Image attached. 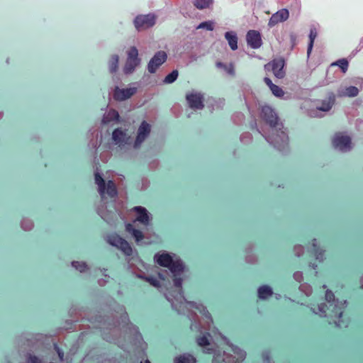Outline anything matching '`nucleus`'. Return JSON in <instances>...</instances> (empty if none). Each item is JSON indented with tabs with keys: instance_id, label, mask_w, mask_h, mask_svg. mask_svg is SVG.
I'll return each instance as SVG.
<instances>
[{
	"instance_id": "1",
	"label": "nucleus",
	"mask_w": 363,
	"mask_h": 363,
	"mask_svg": "<svg viewBox=\"0 0 363 363\" xmlns=\"http://www.w3.org/2000/svg\"><path fill=\"white\" fill-rule=\"evenodd\" d=\"M271 135L267 138V141L279 150L282 151L289 146V137L284 130H273Z\"/></svg>"
},
{
	"instance_id": "2",
	"label": "nucleus",
	"mask_w": 363,
	"mask_h": 363,
	"mask_svg": "<svg viewBox=\"0 0 363 363\" xmlns=\"http://www.w3.org/2000/svg\"><path fill=\"white\" fill-rule=\"evenodd\" d=\"M107 241L110 245L120 249L125 255L128 256L132 255L133 249L130 244L118 235L116 233L109 235Z\"/></svg>"
},
{
	"instance_id": "3",
	"label": "nucleus",
	"mask_w": 363,
	"mask_h": 363,
	"mask_svg": "<svg viewBox=\"0 0 363 363\" xmlns=\"http://www.w3.org/2000/svg\"><path fill=\"white\" fill-rule=\"evenodd\" d=\"M140 61L138 49L135 47H131L128 52V57L123 68V72L125 74L132 73L140 64Z\"/></svg>"
},
{
	"instance_id": "4",
	"label": "nucleus",
	"mask_w": 363,
	"mask_h": 363,
	"mask_svg": "<svg viewBox=\"0 0 363 363\" xmlns=\"http://www.w3.org/2000/svg\"><path fill=\"white\" fill-rule=\"evenodd\" d=\"M156 16L154 14L138 15L134 20V25L138 30H145L155 24Z\"/></svg>"
},
{
	"instance_id": "5",
	"label": "nucleus",
	"mask_w": 363,
	"mask_h": 363,
	"mask_svg": "<svg viewBox=\"0 0 363 363\" xmlns=\"http://www.w3.org/2000/svg\"><path fill=\"white\" fill-rule=\"evenodd\" d=\"M284 64V60L282 58L274 59L265 65L264 68L267 71H272L276 77L282 79L285 76Z\"/></svg>"
},
{
	"instance_id": "6",
	"label": "nucleus",
	"mask_w": 363,
	"mask_h": 363,
	"mask_svg": "<svg viewBox=\"0 0 363 363\" xmlns=\"http://www.w3.org/2000/svg\"><path fill=\"white\" fill-rule=\"evenodd\" d=\"M333 145L341 151H347L351 149V139L349 136L343 135L341 133H337L333 138Z\"/></svg>"
},
{
	"instance_id": "7",
	"label": "nucleus",
	"mask_w": 363,
	"mask_h": 363,
	"mask_svg": "<svg viewBox=\"0 0 363 363\" xmlns=\"http://www.w3.org/2000/svg\"><path fill=\"white\" fill-rule=\"evenodd\" d=\"M167 55L164 51L157 52L147 65L148 72L151 74L155 73L158 67L167 60Z\"/></svg>"
},
{
	"instance_id": "8",
	"label": "nucleus",
	"mask_w": 363,
	"mask_h": 363,
	"mask_svg": "<svg viewBox=\"0 0 363 363\" xmlns=\"http://www.w3.org/2000/svg\"><path fill=\"white\" fill-rule=\"evenodd\" d=\"M262 118L270 125L275 128L278 124V117L274 110L269 106H264L262 108Z\"/></svg>"
},
{
	"instance_id": "9",
	"label": "nucleus",
	"mask_w": 363,
	"mask_h": 363,
	"mask_svg": "<svg viewBox=\"0 0 363 363\" xmlns=\"http://www.w3.org/2000/svg\"><path fill=\"white\" fill-rule=\"evenodd\" d=\"M247 44L253 49H257L261 47L262 40L259 31L250 30L246 35Z\"/></svg>"
},
{
	"instance_id": "10",
	"label": "nucleus",
	"mask_w": 363,
	"mask_h": 363,
	"mask_svg": "<svg viewBox=\"0 0 363 363\" xmlns=\"http://www.w3.org/2000/svg\"><path fill=\"white\" fill-rule=\"evenodd\" d=\"M150 133V125L146 121H143L140 125L139 126L138 130V135L134 143V147H139L141 145V143L145 140V138L147 137Z\"/></svg>"
},
{
	"instance_id": "11",
	"label": "nucleus",
	"mask_w": 363,
	"mask_h": 363,
	"mask_svg": "<svg viewBox=\"0 0 363 363\" xmlns=\"http://www.w3.org/2000/svg\"><path fill=\"white\" fill-rule=\"evenodd\" d=\"M289 17V12L286 9H282L272 14L269 20L268 26L269 27H274L279 23L286 21Z\"/></svg>"
},
{
	"instance_id": "12",
	"label": "nucleus",
	"mask_w": 363,
	"mask_h": 363,
	"mask_svg": "<svg viewBox=\"0 0 363 363\" xmlns=\"http://www.w3.org/2000/svg\"><path fill=\"white\" fill-rule=\"evenodd\" d=\"M135 92V88L119 89L116 86L114 90L113 98L116 101H124L131 97Z\"/></svg>"
},
{
	"instance_id": "13",
	"label": "nucleus",
	"mask_w": 363,
	"mask_h": 363,
	"mask_svg": "<svg viewBox=\"0 0 363 363\" xmlns=\"http://www.w3.org/2000/svg\"><path fill=\"white\" fill-rule=\"evenodd\" d=\"M186 100L191 108L201 109L204 105L203 97L200 94H190L186 95Z\"/></svg>"
},
{
	"instance_id": "14",
	"label": "nucleus",
	"mask_w": 363,
	"mask_h": 363,
	"mask_svg": "<svg viewBox=\"0 0 363 363\" xmlns=\"http://www.w3.org/2000/svg\"><path fill=\"white\" fill-rule=\"evenodd\" d=\"M138 213V216L136 220L145 225H147L149 223V216L147 214V210L141 206H135L133 209Z\"/></svg>"
},
{
	"instance_id": "15",
	"label": "nucleus",
	"mask_w": 363,
	"mask_h": 363,
	"mask_svg": "<svg viewBox=\"0 0 363 363\" xmlns=\"http://www.w3.org/2000/svg\"><path fill=\"white\" fill-rule=\"evenodd\" d=\"M347 301H344L343 302L340 303V306L338 304H335L331 312V316H334L338 319V322H342V317L343 315V309L346 307ZM338 326H340V323H336Z\"/></svg>"
},
{
	"instance_id": "16",
	"label": "nucleus",
	"mask_w": 363,
	"mask_h": 363,
	"mask_svg": "<svg viewBox=\"0 0 363 363\" xmlns=\"http://www.w3.org/2000/svg\"><path fill=\"white\" fill-rule=\"evenodd\" d=\"M264 81L265 84L269 87L272 94L277 97H282L284 94V91L279 86L272 83V80L268 77H264Z\"/></svg>"
},
{
	"instance_id": "17",
	"label": "nucleus",
	"mask_w": 363,
	"mask_h": 363,
	"mask_svg": "<svg viewBox=\"0 0 363 363\" xmlns=\"http://www.w3.org/2000/svg\"><path fill=\"white\" fill-rule=\"evenodd\" d=\"M112 138L116 144L121 145L125 143L126 134L122 130L116 128L113 132Z\"/></svg>"
},
{
	"instance_id": "18",
	"label": "nucleus",
	"mask_w": 363,
	"mask_h": 363,
	"mask_svg": "<svg viewBox=\"0 0 363 363\" xmlns=\"http://www.w3.org/2000/svg\"><path fill=\"white\" fill-rule=\"evenodd\" d=\"M225 38L233 50L238 49V37L235 33L228 31L225 33Z\"/></svg>"
},
{
	"instance_id": "19",
	"label": "nucleus",
	"mask_w": 363,
	"mask_h": 363,
	"mask_svg": "<svg viewBox=\"0 0 363 363\" xmlns=\"http://www.w3.org/2000/svg\"><path fill=\"white\" fill-rule=\"evenodd\" d=\"M155 257H157V264L162 267L168 268L172 263V258L167 253H163L160 255H156Z\"/></svg>"
},
{
	"instance_id": "20",
	"label": "nucleus",
	"mask_w": 363,
	"mask_h": 363,
	"mask_svg": "<svg viewBox=\"0 0 363 363\" xmlns=\"http://www.w3.org/2000/svg\"><path fill=\"white\" fill-rule=\"evenodd\" d=\"M125 229L127 232L131 233L133 236L135 238L137 242L142 240L144 238V235L140 230L135 229L131 223H128L125 225Z\"/></svg>"
},
{
	"instance_id": "21",
	"label": "nucleus",
	"mask_w": 363,
	"mask_h": 363,
	"mask_svg": "<svg viewBox=\"0 0 363 363\" xmlns=\"http://www.w3.org/2000/svg\"><path fill=\"white\" fill-rule=\"evenodd\" d=\"M95 182L99 186V191L101 197H104L105 195L106 183L101 174L98 172L95 173Z\"/></svg>"
},
{
	"instance_id": "22",
	"label": "nucleus",
	"mask_w": 363,
	"mask_h": 363,
	"mask_svg": "<svg viewBox=\"0 0 363 363\" xmlns=\"http://www.w3.org/2000/svg\"><path fill=\"white\" fill-rule=\"evenodd\" d=\"M105 194H106L110 198L116 197L118 192L116 186L113 181L109 180L108 182L106 185Z\"/></svg>"
},
{
	"instance_id": "23",
	"label": "nucleus",
	"mask_w": 363,
	"mask_h": 363,
	"mask_svg": "<svg viewBox=\"0 0 363 363\" xmlns=\"http://www.w3.org/2000/svg\"><path fill=\"white\" fill-rule=\"evenodd\" d=\"M312 247L311 253L315 257L316 259L322 260L324 255V251L317 245L315 239L312 240Z\"/></svg>"
},
{
	"instance_id": "24",
	"label": "nucleus",
	"mask_w": 363,
	"mask_h": 363,
	"mask_svg": "<svg viewBox=\"0 0 363 363\" xmlns=\"http://www.w3.org/2000/svg\"><path fill=\"white\" fill-rule=\"evenodd\" d=\"M168 268L174 274H180L184 270V266L179 260L174 261L172 259Z\"/></svg>"
},
{
	"instance_id": "25",
	"label": "nucleus",
	"mask_w": 363,
	"mask_h": 363,
	"mask_svg": "<svg viewBox=\"0 0 363 363\" xmlns=\"http://www.w3.org/2000/svg\"><path fill=\"white\" fill-rule=\"evenodd\" d=\"M173 281L174 286L179 289L178 296H179L180 299H185L182 287V279L177 274H174Z\"/></svg>"
},
{
	"instance_id": "26",
	"label": "nucleus",
	"mask_w": 363,
	"mask_h": 363,
	"mask_svg": "<svg viewBox=\"0 0 363 363\" xmlns=\"http://www.w3.org/2000/svg\"><path fill=\"white\" fill-rule=\"evenodd\" d=\"M272 289L268 286H262L258 289V296L259 298H267L272 294Z\"/></svg>"
},
{
	"instance_id": "27",
	"label": "nucleus",
	"mask_w": 363,
	"mask_h": 363,
	"mask_svg": "<svg viewBox=\"0 0 363 363\" xmlns=\"http://www.w3.org/2000/svg\"><path fill=\"white\" fill-rule=\"evenodd\" d=\"M118 56L113 55L111 57L108 62L109 71L111 73H115L118 67Z\"/></svg>"
},
{
	"instance_id": "28",
	"label": "nucleus",
	"mask_w": 363,
	"mask_h": 363,
	"mask_svg": "<svg viewBox=\"0 0 363 363\" xmlns=\"http://www.w3.org/2000/svg\"><path fill=\"white\" fill-rule=\"evenodd\" d=\"M119 113L116 110H110L106 117L103 119V123H106L109 121H117L119 119Z\"/></svg>"
},
{
	"instance_id": "29",
	"label": "nucleus",
	"mask_w": 363,
	"mask_h": 363,
	"mask_svg": "<svg viewBox=\"0 0 363 363\" xmlns=\"http://www.w3.org/2000/svg\"><path fill=\"white\" fill-rule=\"evenodd\" d=\"M316 37H317L316 29L315 28H311L310 30V34H309V43H308V50H307L308 55H309L311 52V50L313 46V43H314V40Z\"/></svg>"
},
{
	"instance_id": "30",
	"label": "nucleus",
	"mask_w": 363,
	"mask_h": 363,
	"mask_svg": "<svg viewBox=\"0 0 363 363\" xmlns=\"http://www.w3.org/2000/svg\"><path fill=\"white\" fill-rule=\"evenodd\" d=\"M195 357L191 354L180 356L177 358L176 363H196Z\"/></svg>"
},
{
	"instance_id": "31",
	"label": "nucleus",
	"mask_w": 363,
	"mask_h": 363,
	"mask_svg": "<svg viewBox=\"0 0 363 363\" xmlns=\"http://www.w3.org/2000/svg\"><path fill=\"white\" fill-rule=\"evenodd\" d=\"M213 2V0H195L194 6L199 9L208 8Z\"/></svg>"
},
{
	"instance_id": "32",
	"label": "nucleus",
	"mask_w": 363,
	"mask_h": 363,
	"mask_svg": "<svg viewBox=\"0 0 363 363\" xmlns=\"http://www.w3.org/2000/svg\"><path fill=\"white\" fill-rule=\"evenodd\" d=\"M334 104V98H330L328 101H323L322 105L318 108L323 111H329Z\"/></svg>"
},
{
	"instance_id": "33",
	"label": "nucleus",
	"mask_w": 363,
	"mask_h": 363,
	"mask_svg": "<svg viewBox=\"0 0 363 363\" xmlns=\"http://www.w3.org/2000/svg\"><path fill=\"white\" fill-rule=\"evenodd\" d=\"M72 265L80 272H84L88 269L86 264L84 262L74 261L72 262Z\"/></svg>"
},
{
	"instance_id": "34",
	"label": "nucleus",
	"mask_w": 363,
	"mask_h": 363,
	"mask_svg": "<svg viewBox=\"0 0 363 363\" xmlns=\"http://www.w3.org/2000/svg\"><path fill=\"white\" fill-rule=\"evenodd\" d=\"M332 65H337L343 73H345L348 69V62L346 59H341L337 60L336 62L333 63Z\"/></svg>"
},
{
	"instance_id": "35",
	"label": "nucleus",
	"mask_w": 363,
	"mask_h": 363,
	"mask_svg": "<svg viewBox=\"0 0 363 363\" xmlns=\"http://www.w3.org/2000/svg\"><path fill=\"white\" fill-rule=\"evenodd\" d=\"M358 94H359L358 89L356 86H350L345 89L344 95L350 96V97H354V96H357Z\"/></svg>"
},
{
	"instance_id": "36",
	"label": "nucleus",
	"mask_w": 363,
	"mask_h": 363,
	"mask_svg": "<svg viewBox=\"0 0 363 363\" xmlns=\"http://www.w3.org/2000/svg\"><path fill=\"white\" fill-rule=\"evenodd\" d=\"M178 77V72L177 70H173L171 73L167 74L164 79V82L166 84H171L174 82Z\"/></svg>"
},
{
	"instance_id": "37",
	"label": "nucleus",
	"mask_w": 363,
	"mask_h": 363,
	"mask_svg": "<svg viewBox=\"0 0 363 363\" xmlns=\"http://www.w3.org/2000/svg\"><path fill=\"white\" fill-rule=\"evenodd\" d=\"M325 300L330 303L332 306L333 304L335 302V295L330 290H327L325 294Z\"/></svg>"
},
{
	"instance_id": "38",
	"label": "nucleus",
	"mask_w": 363,
	"mask_h": 363,
	"mask_svg": "<svg viewBox=\"0 0 363 363\" xmlns=\"http://www.w3.org/2000/svg\"><path fill=\"white\" fill-rule=\"evenodd\" d=\"M197 29L205 28L208 30H213V23L211 21H204L201 23L196 28Z\"/></svg>"
},
{
	"instance_id": "39",
	"label": "nucleus",
	"mask_w": 363,
	"mask_h": 363,
	"mask_svg": "<svg viewBox=\"0 0 363 363\" xmlns=\"http://www.w3.org/2000/svg\"><path fill=\"white\" fill-rule=\"evenodd\" d=\"M196 342L199 346H207L209 345V340L206 335L198 337L196 339Z\"/></svg>"
},
{
	"instance_id": "40",
	"label": "nucleus",
	"mask_w": 363,
	"mask_h": 363,
	"mask_svg": "<svg viewBox=\"0 0 363 363\" xmlns=\"http://www.w3.org/2000/svg\"><path fill=\"white\" fill-rule=\"evenodd\" d=\"M216 66L218 67L225 69L227 71V72L230 74L233 75L234 74V68H233V65L228 67L227 65H224L223 63L218 62L216 63Z\"/></svg>"
},
{
	"instance_id": "41",
	"label": "nucleus",
	"mask_w": 363,
	"mask_h": 363,
	"mask_svg": "<svg viewBox=\"0 0 363 363\" xmlns=\"http://www.w3.org/2000/svg\"><path fill=\"white\" fill-rule=\"evenodd\" d=\"M318 310L320 313V316H326L327 311L328 310V306L325 303H322L318 306Z\"/></svg>"
},
{
	"instance_id": "42",
	"label": "nucleus",
	"mask_w": 363,
	"mask_h": 363,
	"mask_svg": "<svg viewBox=\"0 0 363 363\" xmlns=\"http://www.w3.org/2000/svg\"><path fill=\"white\" fill-rule=\"evenodd\" d=\"M145 279H146V280H147L150 282V284L152 286H155V287L160 286V282L157 279H156L153 277H147Z\"/></svg>"
},
{
	"instance_id": "43",
	"label": "nucleus",
	"mask_w": 363,
	"mask_h": 363,
	"mask_svg": "<svg viewBox=\"0 0 363 363\" xmlns=\"http://www.w3.org/2000/svg\"><path fill=\"white\" fill-rule=\"evenodd\" d=\"M29 363H40V359L36 357L33 355H30L28 359Z\"/></svg>"
},
{
	"instance_id": "44",
	"label": "nucleus",
	"mask_w": 363,
	"mask_h": 363,
	"mask_svg": "<svg viewBox=\"0 0 363 363\" xmlns=\"http://www.w3.org/2000/svg\"><path fill=\"white\" fill-rule=\"evenodd\" d=\"M55 348L58 354L59 358L62 360L64 357V352L57 347V345H55Z\"/></svg>"
},
{
	"instance_id": "45",
	"label": "nucleus",
	"mask_w": 363,
	"mask_h": 363,
	"mask_svg": "<svg viewBox=\"0 0 363 363\" xmlns=\"http://www.w3.org/2000/svg\"><path fill=\"white\" fill-rule=\"evenodd\" d=\"M296 35H295L294 33H291V34L290 35V38H291V41L294 42V41L296 40Z\"/></svg>"
},
{
	"instance_id": "46",
	"label": "nucleus",
	"mask_w": 363,
	"mask_h": 363,
	"mask_svg": "<svg viewBox=\"0 0 363 363\" xmlns=\"http://www.w3.org/2000/svg\"><path fill=\"white\" fill-rule=\"evenodd\" d=\"M140 363H150V362L147 359V360L145 361V362H141Z\"/></svg>"
},
{
	"instance_id": "47",
	"label": "nucleus",
	"mask_w": 363,
	"mask_h": 363,
	"mask_svg": "<svg viewBox=\"0 0 363 363\" xmlns=\"http://www.w3.org/2000/svg\"><path fill=\"white\" fill-rule=\"evenodd\" d=\"M206 313H208V315L209 316V318H211V314H210L208 311H206Z\"/></svg>"
},
{
	"instance_id": "48",
	"label": "nucleus",
	"mask_w": 363,
	"mask_h": 363,
	"mask_svg": "<svg viewBox=\"0 0 363 363\" xmlns=\"http://www.w3.org/2000/svg\"><path fill=\"white\" fill-rule=\"evenodd\" d=\"M160 277L162 279H164V277H162L161 274H160Z\"/></svg>"
}]
</instances>
